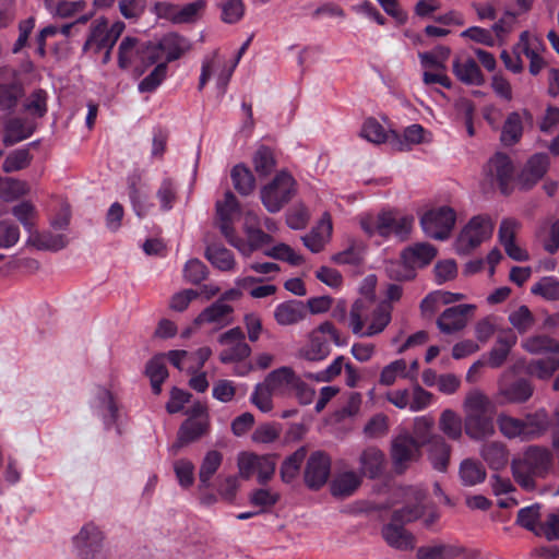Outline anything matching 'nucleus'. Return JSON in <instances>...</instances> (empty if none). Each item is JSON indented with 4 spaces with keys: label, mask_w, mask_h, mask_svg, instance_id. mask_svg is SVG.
Instances as JSON below:
<instances>
[{
    "label": "nucleus",
    "mask_w": 559,
    "mask_h": 559,
    "mask_svg": "<svg viewBox=\"0 0 559 559\" xmlns=\"http://www.w3.org/2000/svg\"><path fill=\"white\" fill-rule=\"evenodd\" d=\"M123 29L124 23L121 21L115 22L108 27V23L105 19L96 20L83 49L92 53L105 50L102 61L103 63H107L110 59L111 49Z\"/></svg>",
    "instance_id": "obj_15"
},
{
    "label": "nucleus",
    "mask_w": 559,
    "mask_h": 559,
    "mask_svg": "<svg viewBox=\"0 0 559 559\" xmlns=\"http://www.w3.org/2000/svg\"><path fill=\"white\" fill-rule=\"evenodd\" d=\"M234 188L242 195H249L255 188V179L250 169L243 165H236L230 173Z\"/></svg>",
    "instance_id": "obj_52"
},
{
    "label": "nucleus",
    "mask_w": 559,
    "mask_h": 559,
    "mask_svg": "<svg viewBox=\"0 0 559 559\" xmlns=\"http://www.w3.org/2000/svg\"><path fill=\"white\" fill-rule=\"evenodd\" d=\"M383 537L389 545L397 549H407L413 547V537L397 524H389L383 528Z\"/></svg>",
    "instance_id": "obj_58"
},
{
    "label": "nucleus",
    "mask_w": 559,
    "mask_h": 559,
    "mask_svg": "<svg viewBox=\"0 0 559 559\" xmlns=\"http://www.w3.org/2000/svg\"><path fill=\"white\" fill-rule=\"evenodd\" d=\"M475 310L476 306L472 304L449 307L439 316L437 326L445 334L459 332L467 325Z\"/></svg>",
    "instance_id": "obj_23"
},
{
    "label": "nucleus",
    "mask_w": 559,
    "mask_h": 559,
    "mask_svg": "<svg viewBox=\"0 0 559 559\" xmlns=\"http://www.w3.org/2000/svg\"><path fill=\"white\" fill-rule=\"evenodd\" d=\"M431 134L420 124H412L407 127L402 134L394 131L393 140H391L392 148L396 151H408L414 145L430 142Z\"/></svg>",
    "instance_id": "obj_34"
},
{
    "label": "nucleus",
    "mask_w": 559,
    "mask_h": 559,
    "mask_svg": "<svg viewBox=\"0 0 559 559\" xmlns=\"http://www.w3.org/2000/svg\"><path fill=\"white\" fill-rule=\"evenodd\" d=\"M35 130V124L29 120L12 119L4 130L3 141L8 145L15 144L29 138Z\"/></svg>",
    "instance_id": "obj_46"
},
{
    "label": "nucleus",
    "mask_w": 559,
    "mask_h": 559,
    "mask_svg": "<svg viewBox=\"0 0 559 559\" xmlns=\"http://www.w3.org/2000/svg\"><path fill=\"white\" fill-rule=\"evenodd\" d=\"M531 292L547 300H557L559 299V280L555 276L543 277L532 286Z\"/></svg>",
    "instance_id": "obj_64"
},
{
    "label": "nucleus",
    "mask_w": 559,
    "mask_h": 559,
    "mask_svg": "<svg viewBox=\"0 0 559 559\" xmlns=\"http://www.w3.org/2000/svg\"><path fill=\"white\" fill-rule=\"evenodd\" d=\"M276 466V456L273 454H257L243 451L237 455L239 476L243 479L255 476L261 485L269 483L273 478Z\"/></svg>",
    "instance_id": "obj_14"
},
{
    "label": "nucleus",
    "mask_w": 559,
    "mask_h": 559,
    "mask_svg": "<svg viewBox=\"0 0 559 559\" xmlns=\"http://www.w3.org/2000/svg\"><path fill=\"white\" fill-rule=\"evenodd\" d=\"M463 552L459 544H435L421 547L417 551L418 559H456Z\"/></svg>",
    "instance_id": "obj_45"
},
{
    "label": "nucleus",
    "mask_w": 559,
    "mask_h": 559,
    "mask_svg": "<svg viewBox=\"0 0 559 559\" xmlns=\"http://www.w3.org/2000/svg\"><path fill=\"white\" fill-rule=\"evenodd\" d=\"M549 167V157L546 154H535L523 168L519 182L524 189L535 186L546 174Z\"/></svg>",
    "instance_id": "obj_32"
},
{
    "label": "nucleus",
    "mask_w": 559,
    "mask_h": 559,
    "mask_svg": "<svg viewBox=\"0 0 559 559\" xmlns=\"http://www.w3.org/2000/svg\"><path fill=\"white\" fill-rule=\"evenodd\" d=\"M495 228L492 218L487 214L473 216L461 229L454 241L459 254H467L484 241L491 238Z\"/></svg>",
    "instance_id": "obj_10"
},
{
    "label": "nucleus",
    "mask_w": 559,
    "mask_h": 559,
    "mask_svg": "<svg viewBox=\"0 0 559 559\" xmlns=\"http://www.w3.org/2000/svg\"><path fill=\"white\" fill-rule=\"evenodd\" d=\"M538 238L548 253H556L559 249V218L544 225L538 231Z\"/></svg>",
    "instance_id": "obj_61"
},
{
    "label": "nucleus",
    "mask_w": 559,
    "mask_h": 559,
    "mask_svg": "<svg viewBox=\"0 0 559 559\" xmlns=\"http://www.w3.org/2000/svg\"><path fill=\"white\" fill-rule=\"evenodd\" d=\"M460 478L465 486H475L486 479L484 465L474 459H465L460 465Z\"/></svg>",
    "instance_id": "obj_49"
},
{
    "label": "nucleus",
    "mask_w": 559,
    "mask_h": 559,
    "mask_svg": "<svg viewBox=\"0 0 559 559\" xmlns=\"http://www.w3.org/2000/svg\"><path fill=\"white\" fill-rule=\"evenodd\" d=\"M408 392V404L407 409L412 413H418L430 407L435 402V395L425 390L419 384H414L411 388H406Z\"/></svg>",
    "instance_id": "obj_51"
},
{
    "label": "nucleus",
    "mask_w": 559,
    "mask_h": 559,
    "mask_svg": "<svg viewBox=\"0 0 559 559\" xmlns=\"http://www.w3.org/2000/svg\"><path fill=\"white\" fill-rule=\"evenodd\" d=\"M405 506L394 512V521L401 523L423 519L426 526L432 525L438 519V513L432 507L425 503L426 493L417 487L402 490Z\"/></svg>",
    "instance_id": "obj_11"
},
{
    "label": "nucleus",
    "mask_w": 559,
    "mask_h": 559,
    "mask_svg": "<svg viewBox=\"0 0 559 559\" xmlns=\"http://www.w3.org/2000/svg\"><path fill=\"white\" fill-rule=\"evenodd\" d=\"M497 424L500 432L506 438L526 440L533 439L546 430L548 416L545 411H539L535 415H530L525 420H522L501 413L497 418Z\"/></svg>",
    "instance_id": "obj_9"
},
{
    "label": "nucleus",
    "mask_w": 559,
    "mask_h": 559,
    "mask_svg": "<svg viewBox=\"0 0 559 559\" xmlns=\"http://www.w3.org/2000/svg\"><path fill=\"white\" fill-rule=\"evenodd\" d=\"M307 451L300 448L285 459L281 466V478L284 483H292L299 474L300 466L306 459Z\"/></svg>",
    "instance_id": "obj_57"
},
{
    "label": "nucleus",
    "mask_w": 559,
    "mask_h": 559,
    "mask_svg": "<svg viewBox=\"0 0 559 559\" xmlns=\"http://www.w3.org/2000/svg\"><path fill=\"white\" fill-rule=\"evenodd\" d=\"M207 428L209 414L206 407L201 404L193 406L190 417L181 425L178 432V440L171 445L170 451L176 454L181 447L204 435Z\"/></svg>",
    "instance_id": "obj_20"
},
{
    "label": "nucleus",
    "mask_w": 559,
    "mask_h": 559,
    "mask_svg": "<svg viewBox=\"0 0 559 559\" xmlns=\"http://www.w3.org/2000/svg\"><path fill=\"white\" fill-rule=\"evenodd\" d=\"M235 68L236 63L228 67L218 52L214 51L203 60L199 80V90L204 88L205 84L211 79H215L217 93L219 96H223Z\"/></svg>",
    "instance_id": "obj_18"
},
{
    "label": "nucleus",
    "mask_w": 559,
    "mask_h": 559,
    "mask_svg": "<svg viewBox=\"0 0 559 559\" xmlns=\"http://www.w3.org/2000/svg\"><path fill=\"white\" fill-rule=\"evenodd\" d=\"M437 255L435 246L427 242H416L405 248L401 253L400 270L390 269V273L397 280H412L418 269L427 266ZM395 264H392L394 266Z\"/></svg>",
    "instance_id": "obj_12"
},
{
    "label": "nucleus",
    "mask_w": 559,
    "mask_h": 559,
    "mask_svg": "<svg viewBox=\"0 0 559 559\" xmlns=\"http://www.w3.org/2000/svg\"><path fill=\"white\" fill-rule=\"evenodd\" d=\"M516 51L524 55L526 58L537 55H543L545 45L543 39L528 31L521 33L519 43L514 46Z\"/></svg>",
    "instance_id": "obj_56"
},
{
    "label": "nucleus",
    "mask_w": 559,
    "mask_h": 559,
    "mask_svg": "<svg viewBox=\"0 0 559 559\" xmlns=\"http://www.w3.org/2000/svg\"><path fill=\"white\" fill-rule=\"evenodd\" d=\"M307 317V308L300 300H288L278 304L274 309V319L278 325H295Z\"/></svg>",
    "instance_id": "obj_33"
},
{
    "label": "nucleus",
    "mask_w": 559,
    "mask_h": 559,
    "mask_svg": "<svg viewBox=\"0 0 559 559\" xmlns=\"http://www.w3.org/2000/svg\"><path fill=\"white\" fill-rule=\"evenodd\" d=\"M456 222L455 211L448 205L428 209L420 216L423 231L430 238L445 240L450 237Z\"/></svg>",
    "instance_id": "obj_16"
},
{
    "label": "nucleus",
    "mask_w": 559,
    "mask_h": 559,
    "mask_svg": "<svg viewBox=\"0 0 559 559\" xmlns=\"http://www.w3.org/2000/svg\"><path fill=\"white\" fill-rule=\"evenodd\" d=\"M174 473L178 485L182 489H189L194 484V464L188 459H178L173 463Z\"/></svg>",
    "instance_id": "obj_60"
},
{
    "label": "nucleus",
    "mask_w": 559,
    "mask_h": 559,
    "mask_svg": "<svg viewBox=\"0 0 559 559\" xmlns=\"http://www.w3.org/2000/svg\"><path fill=\"white\" fill-rule=\"evenodd\" d=\"M392 319V306L388 301L357 299L349 312L348 325L359 337H372L385 330Z\"/></svg>",
    "instance_id": "obj_2"
},
{
    "label": "nucleus",
    "mask_w": 559,
    "mask_h": 559,
    "mask_svg": "<svg viewBox=\"0 0 559 559\" xmlns=\"http://www.w3.org/2000/svg\"><path fill=\"white\" fill-rule=\"evenodd\" d=\"M206 258L217 269L222 271H230L235 266L233 253L219 247H210L206 250Z\"/></svg>",
    "instance_id": "obj_63"
},
{
    "label": "nucleus",
    "mask_w": 559,
    "mask_h": 559,
    "mask_svg": "<svg viewBox=\"0 0 559 559\" xmlns=\"http://www.w3.org/2000/svg\"><path fill=\"white\" fill-rule=\"evenodd\" d=\"M516 342L518 337L511 329L500 331L493 347L488 353V366L491 368L501 367Z\"/></svg>",
    "instance_id": "obj_30"
},
{
    "label": "nucleus",
    "mask_w": 559,
    "mask_h": 559,
    "mask_svg": "<svg viewBox=\"0 0 559 559\" xmlns=\"http://www.w3.org/2000/svg\"><path fill=\"white\" fill-rule=\"evenodd\" d=\"M358 222L369 238L388 239L395 235L400 239H405L412 231L414 217L400 215L393 210H382L378 213H362L358 216Z\"/></svg>",
    "instance_id": "obj_5"
},
{
    "label": "nucleus",
    "mask_w": 559,
    "mask_h": 559,
    "mask_svg": "<svg viewBox=\"0 0 559 559\" xmlns=\"http://www.w3.org/2000/svg\"><path fill=\"white\" fill-rule=\"evenodd\" d=\"M148 47L150 44L145 45L136 38L124 37L119 45V67L122 69L133 68L140 74L143 73L147 67L155 63L150 62Z\"/></svg>",
    "instance_id": "obj_19"
},
{
    "label": "nucleus",
    "mask_w": 559,
    "mask_h": 559,
    "mask_svg": "<svg viewBox=\"0 0 559 559\" xmlns=\"http://www.w3.org/2000/svg\"><path fill=\"white\" fill-rule=\"evenodd\" d=\"M330 340L337 346L346 344L345 340H341L334 325L326 321L309 332L307 340L297 352V357L307 361L324 360L331 352Z\"/></svg>",
    "instance_id": "obj_8"
},
{
    "label": "nucleus",
    "mask_w": 559,
    "mask_h": 559,
    "mask_svg": "<svg viewBox=\"0 0 559 559\" xmlns=\"http://www.w3.org/2000/svg\"><path fill=\"white\" fill-rule=\"evenodd\" d=\"M359 465L361 475L376 478L383 472L385 455L377 448H367L359 456Z\"/></svg>",
    "instance_id": "obj_38"
},
{
    "label": "nucleus",
    "mask_w": 559,
    "mask_h": 559,
    "mask_svg": "<svg viewBox=\"0 0 559 559\" xmlns=\"http://www.w3.org/2000/svg\"><path fill=\"white\" fill-rule=\"evenodd\" d=\"M233 308L218 300L204 309L194 320L197 325H210L213 330L222 329L231 322Z\"/></svg>",
    "instance_id": "obj_28"
},
{
    "label": "nucleus",
    "mask_w": 559,
    "mask_h": 559,
    "mask_svg": "<svg viewBox=\"0 0 559 559\" xmlns=\"http://www.w3.org/2000/svg\"><path fill=\"white\" fill-rule=\"evenodd\" d=\"M510 324L520 333L527 332L534 324L535 319L526 306H519L509 313Z\"/></svg>",
    "instance_id": "obj_62"
},
{
    "label": "nucleus",
    "mask_w": 559,
    "mask_h": 559,
    "mask_svg": "<svg viewBox=\"0 0 559 559\" xmlns=\"http://www.w3.org/2000/svg\"><path fill=\"white\" fill-rule=\"evenodd\" d=\"M466 296L462 293H452L438 289L428 294L420 304L421 312L425 317H431L442 307L462 301Z\"/></svg>",
    "instance_id": "obj_35"
},
{
    "label": "nucleus",
    "mask_w": 559,
    "mask_h": 559,
    "mask_svg": "<svg viewBox=\"0 0 559 559\" xmlns=\"http://www.w3.org/2000/svg\"><path fill=\"white\" fill-rule=\"evenodd\" d=\"M464 428L466 435L474 440L487 439L495 433V423L487 413L465 415Z\"/></svg>",
    "instance_id": "obj_36"
},
{
    "label": "nucleus",
    "mask_w": 559,
    "mask_h": 559,
    "mask_svg": "<svg viewBox=\"0 0 559 559\" xmlns=\"http://www.w3.org/2000/svg\"><path fill=\"white\" fill-rule=\"evenodd\" d=\"M533 116L527 109L510 112L502 126L500 140L503 145L516 144L524 132L525 126H532Z\"/></svg>",
    "instance_id": "obj_24"
},
{
    "label": "nucleus",
    "mask_w": 559,
    "mask_h": 559,
    "mask_svg": "<svg viewBox=\"0 0 559 559\" xmlns=\"http://www.w3.org/2000/svg\"><path fill=\"white\" fill-rule=\"evenodd\" d=\"M480 456L491 469H502L509 462V452L502 442L492 441L483 444Z\"/></svg>",
    "instance_id": "obj_40"
},
{
    "label": "nucleus",
    "mask_w": 559,
    "mask_h": 559,
    "mask_svg": "<svg viewBox=\"0 0 559 559\" xmlns=\"http://www.w3.org/2000/svg\"><path fill=\"white\" fill-rule=\"evenodd\" d=\"M12 215L21 223L27 236L31 235L36 228L38 219V211L29 201H22L11 209Z\"/></svg>",
    "instance_id": "obj_47"
},
{
    "label": "nucleus",
    "mask_w": 559,
    "mask_h": 559,
    "mask_svg": "<svg viewBox=\"0 0 559 559\" xmlns=\"http://www.w3.org/2000/svg\"><path fill=\"white\" fill-rule=\"evenodd\" d=\"M419 443L408 435H401L392 442L391 455L396 471L403 472L419 456Z\"/></svg>",
    "instance_id": "obj_25"
},
{
    "label": "nucleus",
    "mask_w": 559,
    "mask_h": 559,
    "mask_svg": "<svg viewBox=\"0 0 559 559\" xmlns=\"http://www.w3.org/2000/svg\"><path fill=\"white\" fill-rule=\"evenodd\" d=\"M146 374L151 380L153 392L159 394L160 385L168 376L164 355L155 356L147 362Z\"/></svg>",
    "instance_id": "obj_55"
},
{
    "label": "nucleus",
    "mask_w": 559,
    "mask_h": 559,
    "mask_svg": "<svg viewBox=\"0 0 559 559\" xmlns=\"http://www.w3.org/2000/svg\"><path fill=\"white\" fill-rule=\"evenodd\" d=\"M552 466L549 450L530 447L512 461L511 468L515 481L525 490H533L537 478L545 477Z\"/></svg>",
    "instance_id": "obj_6"
},
{
    "label": "nucleus",
    "mask_w": 559,
    "mask_h": 559,
    "mask_svg": "<svg viewBox=\"0 0 559 559\" xmlns=\"http://www.w3.org/2000/svg\"><path fill=\"white\" fill-rule=\"evenodd\" d=\"M361 478L355 472H344L338 474L332 485L331 491L335 497L350 496L360 485Z\"/></svg>",
    "instance_id": "obj_50"
},
{
    "label": "nucleus",
    "mask_w": 559,
    "mask_h": 559,
    "mask_svg": "<svg viewBox=\"0 0 559 559\" xmlns=\"http://www.w3.org/2000/svg\"><path fill=\"white\" fill-rule=\"evenodd\" d=\"M485 173L488 180L497 185L501 193L509 194L512 191L514 166L508 155L497 153L492 156L486 165Z\"/></svg>",
    "instance_id": "obj_22"
},
{
    "label": "nucleus",
    "mask_w": 559,
    "mask_h": 559,
    "mask_svg": "<svg viewBox=\"0 0 559 559\" xmlns=\"http://www.w3.org/2000/svg\"><path fill=\"white\" fill-rule=\"evenodd\" d=\"M297 191L296 180L287 171H280L260 191L261 202L271 212H280L287 204Z\"/></svg>",
    "instance_id": "obj_13"
},
{
    "label": "nucleus",
    "mask_w": 559,
    "mask_h": 559,
    "mask_svg": "<svg viewBox=\"0 0 559 559\" xmlns=\"http://www.w3.org/2000/svg\"><path fill=\"white\" fill-rule=\"evenodd\" d=\"M222 346L219 360L223 364H235L234 373L236 376H247L253 367L247 361L251 354V347L246 343L245 334L240 328H233L218 337Z\"/></svg>",
    "instance_id": "obj_7"
},
{
    "label": "nucleus",
    "mask_w": 559,
    "mask_h": 559,
    "mask_svg": "<svg viewBox=\"0 0 559 559\" xmlns=\"http://www.w3.org/2000/svg\"><path fill=\"white\" fill-rule=\"evenodd\" d=\"M90 409L106 430H115L121 433L124 420L123 406L119 390L114 383L97 384L93 388L88 401Z\"/></svg>",
    "instance_id": "obj_4"
},
{
    "label": "nucleus",
    "mask_w": 559,
    "mask_h": 559,
    "mask_svg": "<svg viewBox=\"0 0 559 559\" xmlns=\"http://www.w3.org/2000/svg\"><path fill=\"white\" fill-rule=\"evenodd\" d=\"M521 370L520 362H515L512 368L507 369L498 380V397L503 403H524L533 394V385L526 379L511 381L513 374Z\"/></svg>",
    "instance_id": "obj_17"
},
{
    "label": "nucleus",
    "mask_w": 559,
    "mask_h": 559,
    "mask_svg": "<svg viewBox=\"0 0 559 559\" xmlns=\"http://www.w3.org/2000/svg\"><path fill=\"white\" fill-rule=\"evenodd\" d=\"M408 365L405 359H395L385 365L380 371L379 383L384 386L393 385L399 379H411Z\"/></svg>",
    "instance_id": "obj_48"
},
{
    "label": "nucleus",
    "mask_w": 559,
    "mask_h": 559,
    "mask_svg": "<svg viewBox=\"0 0 559 559\" xmlns=\"http://www.w3.org/2000/svg\"><path fill=\"white\" fill-rule=\"evenodd\" d=\"M393 133L394 131L388 130L376 118L369 117L362 122L359 135L373 144H382L385 142L391 144V140H393Z\"/></svg>",
    "instance_id": "obj_41"
},
{
    "label": "nucleus",
    "mask_w": 559,
    "mask_h": 559,
    "mask_svg": "<svg viewBox=\"0 0 559 559\" xmlns=\"http://www.w3.org/2000/svg\"><path fill=\"white\" fill-rule=\"evenodd\" d=\"M190 49L189 41L175 33L163 36L157 43H151L147 51L150 62H169L180 58Z\"/></svg>",
    "instance_id": "obj_21"
},
{
    "label": "nucleus",
    "mask_w": 559,
    "mask_h": 559,
    "mask_svg": "<svg viewBox=\"0 0 559 559\" xmlns=\"http://www.w3.org/2000/svg\"><path fill=\"white\" fill-rule=\"evenodd\" d=\"M68 242V237L64 234H52L51 231H39L38 229L32 231L26 239L28 247L44 251H59Z\"/></svg>",
    "instance_id": "obj_37"
},
{
    "label": "nucleus",
    "mask_w": 559,
    "mask_h": 559,
    "mask_svg": "<svg viewBox=\"0 0 559 559\" xmlns=\"http://www.w3.org/2000/svg\"><path fill=\"white\" fill-rule=\"evenodd\" d=\"M516 362H520L521 370L526 374L540 380H548L559 368V355L534 358L527 362L524 359H519Z\"/></svg>",
    "instance_id": "obj_29"
},
{
    "label": "nucleus",
    "mask_w": 559,
    "mask_h": 559,
    "mask_svg": "<svg viewBox=\"0 0 559 559\" xmlns=\"http://www.w3.org/2000/svg\"><path fill=\"white\" fill-rule=\"evenodd\" d=\"M429 459L436 469L445 471L450 459V445L440 437L433 438L429 447Z\"/></svg>",
    "instance_id": "obj_54"
},
{
    "label": "nucleus",
    "mask_w": 559,
    "mask_h": 559,
    "mask_svg": "<svg viewBox=\"0 0 559 559\" xmlns=\"http://www.w3.org/2000/svg\"><path fill=\"white\" fill-rule=\"evenodd\" d=\"M330 459L321 452L313 453L306 466L305 481L309 488L318 489L322 487L330 476Z\"/></svg>",
    "instance_id": "obj_27"
},
{
    "label": "nucleus",
    "mask_w": 559,
    "mask_h": 559,
    "mask_svg": "<svg viewBox=\"0 0 559 559\" xmlns=\"http://www.w3.org/2000/svg\"><path fill=\"white\" fill-rule=\"evenodd\" d=\"M366 253V246L361 240L349 239L347 247L333 254L331 261L338 265H357L359 264Z\"/></svg>",
    "instance_id": "obj_43"
},
{
    "label": "nucleus",
    "mask_w": 559,
    "mask_h": 559,
    "mask_svg": "<svg viewBox=\"0 0 559 559\" xmlns=\"http://www.w3.org/2000/svg\"><path fill=\"white\" fill-rule=\"evenodd\" d=\"M215 209L216 221L222 234L241 254L250 255L254 250L271 241L270 236L258 228V215L251 211L245 214L243 228L248 240L243 241L236 237L234 224L239 218L240 206L233 192H225L224 198L216 201Z\"/></svg>",
    "instance_id": "obj_1"
},
{
    "label": "nucleus",
    "mask_w": 559,
    "mask_h": 559,
    "mask_svg": "<svg viewBox=\"0 0 559 559\" xmlns=\"http://www.w3.org/2000/svg\"><path fill=\"white\" fill-rule=\"evenodd\" d=\"M22 96V85L16 71L11 68H0V110H10Z\"/></svg>",
    "instance_id": "obj_26"
},
{
    "label": "nucleus",
    "mask_w": 559,
    "mask_h": 559,
    "mask_svg": "<svg viewBox=\"0 0 559 559\" xmlns=\"http://www.w3.org/2000/svg\"><path fill=\"white\" fill-rule=\"evenodd\" d=\"M102 539L103 535L99 528L94 524H86L73 537V545L79 556L88 559L90 555L98 549Z\"/></svg>",
    "instance_id": "obj_31"
},
{
    "label": "nucleus",
    "mask_w": 559,
    "mask_h": 559,
    "mask_svg": "<svg viewBox=\"0 0 559 559\" xmlns=\"http://www.w3.org/2000/svg\"><path fill=\"white\" fill-rule=\"evenodd\" d=\"M223 462V454L216 450L205 453L199 469V489H207L211 486V479L218 471Z\"/></svg>",
    "instance_id": "obj_42"
},
{
    "label": "nucleus",
    "mask_w": 559,
    "mask_h": 559,
    "mask_svg": "<svg viewBox=\"0 0 559 559\" xmlns=\"http://www.w3.org/2000/svg\"><path fill=\"white\" fill-rule=\"evenodd\" d=\"M298 383V374L290 367H280L255 384L250 402L262 413L272 412L273 397H290Z\"/></svg>",
    "instance_id": "obj_3"
},
{
    "label": "nucleus",
    "mask_w": 559,
    "mask_h": 559,
    "mask_svg": "<svg viewBox=\"0 0 559 559\" xmlns=\"http://www.w3.org/2000/svg\"><path fill=\"white\" fill-rule=\"evenodd\" d=\"M439 429L450 439L459 440L463 433L462 418L452 409H444L439 418Z\"/></svg>",
    "instance_id": "obj_53"
},
{
    "label": "nucleus",
    "mask_w": 559,
    "mask_h": 559,
    "mask_svg": "<svg viewBox=\"0 0 559 559\" xmlns=\"http://www.w3.org/2000/svg\"><path fill=\"white\" fill-rule=\"evenodd\" d=\"M453 72L460 81L466 84L480 85L484 82L479 67L476 61L471 58L455 60L453 63Z\"/></svg>",
    "instance_id": "obj_44"
},
{
    "label": "nucleus",
    "mask_w": 559,
    "mask_h": 559,
    "mask_svg": "<svg viewBox=\"0 0 559 559\" xmlns=\"http://www.w3.org/2000/svg\"><path fill=\"white\" fill-rule=\"evenodd\" d=\"M254 170L260 176L271 174L276 167V158L274 152L267 146H260L252 157Z\"/></svg>",
    "instance_id": "obj_59"
},
{
    "label": "nucleus",
    "mask_w": 559,
    "mask_h": 559,
    "mask_svg": "<svg viewBox=\"0 0 559 559\" xmlns=\"http://www.w3.org/2000/svg\"><path fill=\"white\" fill-rule=\"evenodd\" d=\"M522 348L531 355H559V342L546 335H532L521 342Z\"/></svg>",
    "instance_id": "obj_39"
}]
</instances>
